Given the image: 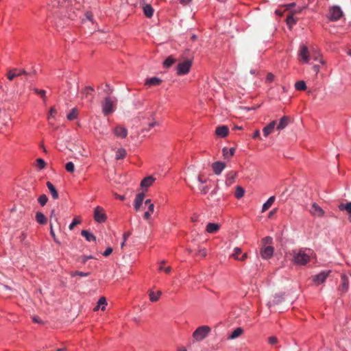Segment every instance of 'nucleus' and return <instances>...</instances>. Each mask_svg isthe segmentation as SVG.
Returning a JSON list of instances; mask_svg holds the SVG:
<instances>
[{
    "label": "nucleus",
    "mask_w": 351,
    "mask_h": 351,
    "mask_svg": "<svg viewBox=\"0 0 351 351\" xmlns=\"http://www.w3.org/2000/svg\"><path fill=\"white\" fill-rule=\"evenodd\" d=\"M84 0H63L61 3L58 0L51 1V7H58V15L68 18L72 21L82 18Z\"/></svg>",
    "instance_id": "1"
},
{
    "label": "nucleus",
    "mask_w": 351,
    "mask_h": 351,
    "mask_svg": "<svg viewBox=\"0 0 351 351\" xmlns=\"http://www.w3.org/2000/svg\"><path fill=\"white\" fill-rule=\"evenodd\" d=\"M313 251L310 248H301L293 251V262L297 265H305L311 260Z\"/></svg>",
    "instance_id": "2"
},
{
    "label": "nucleus",
    "mask_w": 351,
    "mask_h": 351,
    "mask_svg": "<svg viewBox=\"0 0 351 351\" xmlns=\"http://www.w3.org/2000/svg\"><path fill=\"white\" fill-rule=\"evenodd\" d=\"M211 328L206 325L199 326L193 333V338L196 341H201L208 337Z\"/></svg>",
    "instance_id": "3"
},
{
    "label": "nucleus",
    "mask_w": 351,
    "mask_h": 351,
    "mask_svg": "<svg viewBox=\"0 0 351 351\" xmlns=\"http://www.w3.org/2000/svg\"><path fill=\"white\" fill-rule=\"evenodd\" d=\"M192 66V60H186L180 63H179L177 66V74L178 75H183L187 74Z\"/></svg>",
    "instance_id": "4"
},
{
    "label": "nucleus",
    "mask_w": 351,
    "mask_h": 351,
    "mask_svg": "<svg viewBox=\"0 0 351 351\" xmlns=\"http://www.w3.org/2000/svg\"><path fill=\"white\" fill-rule=\"evenodd\" d=\"M114 111V105L110 97L105 98L102 104V112L104 115H108Z\"/></svg>",
    "instance_id": "5"
},
{
    "label": "nucleus",
    "mask_w": 351,
    "mask_h": 351,
    "mask_svg": "<svg viewBox=\"0 0 351 351\" xmlns=\"http://www.w3.org/2000/svg\"><path fill=\"white\" fill-rule=\"evenodd\" d=\"M330 273V270L322 271L313 277V282L317 285H321L326 281Z\"/></svg>",
    "instance_id": "6"
},
{
    "label": "nucleus",
    "mask_w": 351,
    "mask_h": 351,
    "mask_svg": "<svg viewBox=\"0 0 351 351\" xmlns=\"http://www.w3.org/2000/svg\"><path fill=\"white\" fill-rule=\"evenodd\" d=\"M342 15L343 12L339 6H332L329 10V19L331 21H337L342 16Z\"/></svg>",
    "instance_id": "7"
},
{
    "label": "nucleus",
    "mask_w": 351,
    "mask_h": 351,
    "mask_svg": "<svg viewBox=\"0 0 351 351\" xmlns=\"http://www.w3.org/2000/svg\"><path fill=\"white\" fill-rule=\"evenodd\" d=\"M139 5L142 8L144 14L147 18L152 17L154 10L152 5L147 3V0H139Z\"/></svg>",
    "instance_id": "8"
},
{
    "label": "nucleus",
    "mask_w": 351,
    "mask_h": 351,
    "mask_svg": "<svg viewBox=\"0 0 351 351\" xmlns=\"http://www.w3.org/2000/svg\"><path fill=\"white\" fill-rule=\"evenodd\" d=\"M308 210L310 213L315 217L319 218L324 217V210L316 203L312 204Z\"/></svg>",
    "instance_id": "9"
},
{
    "label": "nucleus",
    "mask_w": 351,
    "mask_h": 351,
    "mask_svg": "<svg viewBox=\"0 0 351 351\" xmlns=\"http://www.w3.org/2000/svg\"><path fill=\"white\" fill-rule=\"evenodd\" d=\"M144 197V193H140L136 195L134 204L136 211H141L145 207V202H143Z\"/></svg>",
    "instance_id": "10"
},
{
    "label": "nucleus",
    "mask_w": 351,
    "mask_h": 351,
    "mask_svg": "<svg viewBox=\"0 0 351 351\" xmlns=\"http://www.w3.org/2000/svg\"><path fill=\"white\" fill-rule=\"evenodd\" d=\"M145 207L143 209H145L147 208V210L143 213V217L145 219H148L151 217L152 214H153L154 210V205L151 203L150 199H147L145 201Z\"/></svg>",
    "instance_id": "11"
},
{
    "label": "nucleus",
    "mask_w": 351,
    "mask_h": 351,
    "mask_svg": "<svg viewBox=\"0 0 351 351\" xmlns=\"http://www.w3.org/2000/svg\"><path fill=\"white\" fill-rule=\"evenodd\" d=\"M226 164L221 161L215 162L212 164V169L216 175H219L225 169Z\"/></svg>",
    "instance_id": "12"
},
{
    "label": "nucleus",
    "mask_w": 351,
    "mask_h": 351,
    "mask_svg": "<svg viewBox=\"0 0 351 351\" xmlns=\"http://www.w3.org/2000/svg\"><path fill=\"white\" fill-rule=\"evenodd\" d=\"M274 254V247L271 246H266L261 249V255L264 259L270 258Z\"/></svg>",
    "instance_id": "13"
},
{
    "label": "nucleus",
    "mask_w": 351,
    "mask_h": 351,
    "mask_svg": "<svg viewBox=\"0 0 351 351\" xmlns=\"http://www.w3.org/2000/svg\"><path fill=\"white\" fill-rule=\"evenodd\" d=\"M113 132L115 134V136H117V137L122 138H125L128 135L127 129L124 127L119 126V125L114 128Z\"/></svg>",
    "instance_id": "14"
},
{
    "label": "nucleus",
    "mask_w": 351,
    "mask_h": 351,
    "mask_svg": "<svg viewBox=\"0 0 351 351\" xmlns=\"http://www.w3.org/2000/svg\"><path fill=\"white\" fill-rule=\"evenodd\" d=\"M228 132L229 128L226 125L217 127L215 130L216 135L222 138L226 137L228 134Z\"/></svg>",
    "instance_id": "15"
},
{
    "label": "nucleus",
    "mask_w": 351,
    "mask_h": 351,
    "mask_svg": "<svg viewBox=\"0 0 351 351\" xmlns=\"http://www.w3.org/2000/svg\"><path fill=\"white\" fill-rule=\"evenodd\" d=\"M289 123H290V117H287V116H284L280 119L279 123L278 124V125L276 127V129L278 130H283L288 125V124Z\"/></svg>",
    "instance_id": "16"
},
{
    "label": "nucleus",
    "mask_w": 351,
    "mask_h": 351,
    "mask_svg": "<svg viewBox=\"0 0 351 351\" xmlns=\"http://www.w3.org/2000/svg\"><path fill=\"white\" fill-rule=\"evenodd\" d=\"M94 217L95 219H105L107 218L104 209L99 206L95 208L94 211Z\"/></svg>",
    "instance_id": "17"
},
{
    "label": "nucleus",
    "mask_w": 351,
    "mask_h": 351,
    "mask_svg": "<svg viewBox=\"0 0 351 351\" xmlns=\"http://www.w3.org/2000/svg\"><path fill=\"white\" fill-rule=\"evenodd\" d=\"M94 92V89L91 86H86L82 90V94L84 97L88 99L90 101H93V93Z\"/></svg>",
    "instance_id": "18"
},
{
    "label": "nucleus",
    "mask_w": 351,
    "mask_h": 351,
    "mask_svg": "<svg viewBox=\"0 0 351 351\" xmlns=\"http://www.w3.org/2000/svg\"><path fill=\"white\" fill-rule=\"evenodd\" d=\"M299 56L304 62H308V50L305 45H303L300 47Z\"/></svg>",
    "instance_id": "19"
},
{
    "label": "nucleus",
    "mask_w": 351,
    "mask_h": 351,
    "mask_svg": "<svg viewBox=\"0 0 351 351\" xmlns=\"http://www.w3.org/2000/svg\"><path fill=\"white\" fill-rule=\"evenodd\" d=\"M237 172L231 171L226 174V184L229 186L234 182Z\"/></svg>",
    "instance_id": "20"
},
{
    "label": "nucleus",
    "mask_w": 351,
    "mask_h": 351,
    "mask_svg": "<svg viewBox=\"0 0 351 351\" xmlns=\"http://www.w3.org/2000/svg\"><path fill=\"white\" fill-rule=\"evenodd\" d=\"M155 180L156 179L152 176H147L141 181V186L143 188L149 187L154 183Z\"/></svg>",
    "instance_id": "21"
},
{
    "label": "nucleus",
    "mask_w": 351,
    "mask_h": 351,
    "mask_svg": "<svg viewBox=\"0 0 351 351\" xmlns=\"http://www.w3.org/2000/svg\"><path fill=\"white\" fill-rule=\"evenodd\" d=\"M220 226L215 223H208L206 226V230L208 233H215L219 230Z\"/></svg>",
    "instance_id": "22"
},
{
    "label": "nucleus",
    "mask_w": 351,
    "mask_h": 351,
    "mask_svg": "<svg viewBox=\"0 0 351 351\" xmlns=\"http://www.w3.org/2000/svg\"><path fill=\"white\" fill-rule=\"evenodd\" d=\"M47 186L48 189L49 190V192L51 194L52 197L54 199H57L59 197L58 193L57 190L56 189L55 186L53 185V184L51 182H47Z\"/></svg>",
    "instance_id": "23"
},
{
    "label": "nucleus",
    "mask_w": 351,
    "mask_h": 351,
    "mask_svg": "<svg viewBox=\"0 0 351 351\" xmlns=\"http://www.w3.org/2000/svg\"><path fill=\"white\" fill-rule=\"evenodd\" d=\"M234 152L235 148L234 147H232L229 149L227 147H223L222 149L223 156L225 159H229L231 158L234 154Z\"/></svg>",
    "instance_id": "24"
},
{
    "label": "nucleus",
    "mask_w": 351,
    "mask_h": 351,
    "mask_svg": "<svg viewBox=\"0 0 351 351\" xmlns=\"http://www.w3.org/2000/svg\"><path fill=\"white\" fill-rule=\"evenodd\" d=\"M81 234L83 237H85L86 240L88 242L95 241L96 240V238L94 236V234L86 230H83Z\"/></svg>",
    "instance_id": "25"
},
{
    "label": "nucleus",
    "mask_w": 351,
    "mask_h": 351,
    "mask_svg": "<svg viewBox=\"0 0 351 351\" xmlns=\"http://www.w3.org/2000/svg\"><path fill=\"white\" fill-rule=\"evenodd\" d=\"M161 294L162 292L160 291H158L157 292L150 291L149 293L150 301L152 302H157L159 300Z\"/></svg>",
    "instance_id": "26"
},
{
    "label": "nucleus",
    "mask_w": 351,
    "mask_h": 351,
    "mask_svg": "<svg viewBox=\"0 0 351 351\" xmlns=\"http://www.w3.org/2000/svg\"><path fill=\"white\" fill-rule=\"evenodd\" d=\"M275 199H276L275 196H271L267 200V202L263 205V207H262L263 213L267 210L272 206V204H274V202L275 201Z\"/></svg>",
    "instance_id": "27"
},
{
    "label": "nucleus",
    "mask_w": 351,
    "mask_h": 351,
    "mask_svg": "<svg viewBox=\"0 0 351 351\" xmlns=\"http://www.w3.org/2000/svg\"><path fill=\"white\" fill-rule=\"evenodd\" d=\"M339 209L341 211H346L348 214L351 215V202L346 203H341L339 205Z\"/></svg>",
    "instance_id": "28"
},
{
    "label": "nucleus",
    "mask_w": 351,
    "mask_h": 351,
    "mask_svg": "<svg viewBox=\"0 0 351 351\" xmlns=\"http://www.w3.org/2000/svg\"><path fill=\"white\" fill-rule=\"evenodd\" d=\"M162 80L156 77H151L146 80L145 84L149 86H158L160 84Z\"/></svg>",
    "instance_id": "29"
},
{
    "label": "nucleus",
    "mask_w": 351,
    "mask_h": 351,
    "mask_svg": "<svg viewBox=\"0 0 351 351\" xmlns=\"http://www.w3.org/2000/svg\"><path fill=\"white\" fill-rule=\"evenodd\" d=\"M341 289L343 291H347L348 289V287H349V280H348V278L343 275L341 276Z\"/></svg>",
    "instance_id": "30"
},
{
    "label": "nucleus",
    "mask_w": 351,
    "mask_h": 351,
    "mask_svg": "<svg viewBox=\"0 0 351 351\" xmlns=\"http://www.w3.org/2000/svg\"><path fill=\"white\" fill-rule=\"evenodd\" d=\"M127 152L126 150L123 148H119L116 152L115 158L116 160L123 159L126 156Z\"/></svg>",
    "instance_id": "31"
},
{
    "label": "nucleus",
    "mask_w": 351,
    "mask_h": 351,
    "mask_svg": "<svg viewBox=\"0 0 351 351\" xmlns=\"http://www.w3.org/2000/svg\"><path fill=\"white\" fill-rule=\"evenodd\" d=\"M243 332V330L241 328H237L234 329L230 335L229 336V339H234L239 337Z\"/></svg>",
    "instance_id": "32"
},
{
    "label": "nucleus",
    "mask_w": 351,
    "mask_h": 351,
    "mask_svg": "<svg viewBox=\"0 0 351 351\" xmlns=\"http://www.w3.org/2000/svg\"><path fill=\"white\" fill-rule=\"evenodd\" d=\"M56 113L57 110H56V108L54 107H51L50 108L49 113L47 117L49 125H53V123L51 121V120L55 118V115L56 114Z\"/></svg>",
    "instance_id": "33"
},
{
    "label": "nucleus",
    "mask_w": 351,
    "mask_h": 351,
    "mask_svg": "<svg viewBox=\"0 0 351 351\" xmlns=\"http://www.w3.org/2000/svg\"><path fill=\"white\" fill-rule=\"evenodd\" d=\"M244 193H245L244 189L241 186H237L236 188L235 193H234V196L237 199H240L243 196Z\"/></svg>",
    "instance_id": "34"
},
{
    "label": "nucleus",
    "mask_w": 351,
    "mask_h": 351,
    "mask_svg": "<svg viewBox=\"0 0 351 351\" xmlns=\"http://www.w3.org/2000/svg\"><path fill=\"white\" fill-rule=\"evenodd\" d=\"M295 87L298 90H305L306 89V83L302 80L297 82Z\"/></svg>",
    "instance_id": "35"
},
{
    "label": "nucleus",
    "mask_w": 351,
    "mask_h": 351,
    "mask_svg": "<svg viewBox=\"0 0 351 351\" xmlns=\"http://www.w3.org/2000/svg\"><path fill=\"white\" fill-rule=\"evenodd\" d=\"M77 117V110L73 108L71 111L67 114V119L70 121L75 119Z\"/></svg>",
    "instance_id": "36"
},
{
    "label": "nucleus",
    "mask_w": 351,
    "mask_h": 351,
    "mask_svg": "<svg viewBox=\"0 0 351 351\" xmlns=\"http://www.w3.org/2000/svg\"><path fill=\"white\" fill-rule=\"evenodd\" d=\"M16 69L10 70L7 73V77L10 81H12L15 77L19 76L20 73H16Z\"/></svg>",
    "instance_id": "37"
},
{
    "label": "nucleus",
    "mask_w": 351,
    "mask_h": 351,
    "mask_svg": "<svg viewBox=\"0 0 351 351\" xmlns=\"http://www.w3.org/2000/svg\"><path fill=\"white\" fill-rule=\"evenodd\" d=\"M176 62V60L171 56H169L164 62V66L167 68L170 67Z\"/></svg>",
    "instance_id": "38"
},
{
    "label": "nucleus",
    "mask_w": 351,
    "mask_h": 351,
    "mask_svg": "<svg viewBox=\"0 0 351 351\" xmlns=\"http://www.w3.org/2000/svg\"><path fill=\"white\" fill-rule=\"evenodd\" d=\"M296 21L297 20L293 17V14L289 15L287 17V23L289 27H291L292 25H295Z\"/></svg>",
    "instance_id": "39"
},
{
    "label": "nucleus",
    "mask_w": 351,
    "mask_h": 351,
    "mask_svg": "<svg viewBox=\"0 0 351 351\" xmlns=\"http://www.w3.org/2000/svg\"><path fill=\"white\" fill-rule=\"evenodd\" d=\"M97 304H99V306H100L101 309L102 311H104L106 309V306L107 305V302L104 297L100 298L97 302Z\"/></svg>",
    "instance_id": "40"
},
{
    "label": "nucleus",
    "mask_w": 351,
    "mask_h": 351,
    "mask_svg": "<svg viewBox=\"0 0 351 351\" xmlns=\"http://www.w3.org/2000/svg\"><path fill=\"white\" fill-rule=\"evenodd\" d=\"M56 225H58V221H54L53 223H50V232H51V236L53 237L54 241L56 242V243H58L59 242L56 239V237H55V234H54V227Z\"/></svg>",
    "instance_id": "41"
},
{
    "label": "nucleus",
    "mask_w": 351,
    "mask_h": 351,
    "mask_svg": "<svg viewBox=\"0 0 351 351\" xmlns=\"http://www.w3.org/2000/svg\"><path fill=\"white\" fill-rule=\"evenodd\" d=\"M34 91L38 94L44 101L46 100L47 97H46V95H45V90H40V89H38L36 88H34Z\"/></svg>",
    "instance_id": "42"
},
{
    "label": "nucleus",
    "mask_w": 351,
    "mask_h": 351,
    "mask_svg": "<svg viewBox=\"0 0 351 351\" xmlns=\"http://www.w3.org/2000/svg\"><path fill=\"white\" fill-rule=\"evenodd\" d=\"M38 201L39 204L43 206L47 204L48 201V197H47L46 195L43 194L38 197Z\"/></svg>",
    "instance_id": "43"
},
{
    "label": "nucleus",
    "mask_w": 351,
    "mask_h": 351,
    "mask_svg": "<svg viewBox=\"0 0 351 351\" xmlns=\"http://www.w3.org/2000/svg\"><path fill=\"white\" fill-rule=\"evenodd\" d=\"M66 170L69 173H73L75 171V165L72 162H69L65 165Z\"/></svg>",
    "instance_id": "44"
},
{
    "label": "nucleus",
    "mask_w": 351,
    "mask_h": 351,
    "mask_svg": "<svg viewBox=\"0 0 351 351\" xmlns=\"http://www.w3.org/2000/svg\"><path fill=\"white\" fill-rule=\"evenodd\" d=\"M84 16H85V18H82V21H84L85 19H86L89 21H91V22L93 21V14L91 12H90V11L86 12L85 14H84Z\"/></svg>",
    "instance_id": "45"
},
{
    "label": "nucleus",
    "mask_w": 351,
    "mask_h": 351,
    "mask_svg": "<svg viewBox=\"0 0 351 351\" xmlns=\"http://www.w3.org/2000/svg\"><path fill=\"white\" fill-rule=\"evenodd\" d=\"M36 162L39 169H43L45 167L46 163L43 159L38 158L36 159Z\"/></svg>",
    "instance_id": "46"
},
{
    "label": "nucleus",
    "mask_w": 351,
    "mask_h": 351,
    "mask_svg": "<svg viewBox=\"0 0 351 351\" xmlns=\"http://www.w3.org/2000/svg\"><path fill=\"white\" fill-rule=\"evenodd\" d=\"M241 252H242V250H241V249L240 247H234V253L232 254V256L234 259L237 260V259H239V255L240 254H241Z\"/></svg>",
    "instance_id": "47"
},
{
    "label": "nucleus",
    "mask_w": 351,
    "mask_h": 351,
    "mask_svg": "<svg viewBox=\"0 0 351 351\" xmlns=\"http://www.w3.org/2000/svg\"><path fill=\"white\" fill-rule=\"evenodd\" d=\"M50 217H51V219L54 218V219H57L58 218H62V217H65L63 215H61L60 213V211H58L56 213L55 210H52Z\"/></svg>",
    "instance_id": "48"
},
{
    "label": "nucleus",
    "mask_w": 351,
    "mask_h": 351,
    "mask_svg": "<svg viewBox=\"0 0 351 351\" xmlns=\"http://www.w3.org/2000/svg\"><path fill=\"white\" fill-rule=\"evenodd\" d=\"M71 276H82V277H86V276H88L89 275V273H84V272H82V271H74V272H71Z\"/></svg>",
    "instance_id": "49"
},
{
    "label": "nucleus",
    "mask_w": 351,
    "mask_h": 351,
    "mask_svg": "<svg viewBox=\"0 0 351 351\" xmlns=\"http://www.w3.org/2000/svg\"><path fill=\"white\" fill-rule=\"evenodd\" d=\"M273 131L274 130H272L271 128H269L268 125L263 129V134L265 136H267L271 134Z\"/></svg>",
    "instance_id": "50"
},
{
    "label": "nucleus",
    "mask_w": 351,
    "mask_h": 351,
    "mask_svg": "<svg viewBox=\"0 0 351 351\" xmlns=\"http://www.w3.org/2000/svg\"><path fill=\"white\" fill-rule=\"evenodd\" d=\"M274 77H275L272 73H269L266 76L265 82L267 83H271L274 80Z\"/></svg>",
    "instance_id": "51"
},
{
    "label": "nucleus",
    "mask_w": 351,
    "mask_h": 351,
    "mask_svg": "<svg viewBox=\"0 0 351 351\" xmlns=\"http://www.w3.org/2000/svg\"><path fill=\"white\" fill-rule=\"evenodd\" d=\"M158 270L159 271H165L167 274H169L171 272V267H164L162 265H160L158 267Z\"/></svg>",
    "instance_id": "52"
},
{
    "label": "nucleus",
    "mask_w": 351,
    "mask_h": 351,
    "mask_svg": "<svg viewBox=\"0 0 351 351\" xmlns=\"http://www.w3.org/2000/svg\"><path fill=\"white\" fill-rule=\"evenodd\" d=\"M262 242L264 245L271 244L272 243V238L266 237L263 239Z\"/></svg>",
    "instance_id": "53"
},
{
    "label": "nucleus",
    "mask_w": 351,
    "mask_h": 351,
    "mask_svg": "<svg viewBox=\"0 0 351 351\" xmlns=\"http://www.w3.org/2000/svg\"><path fill=\"white\" fill-rule=\"evenodd\" d=\"M197 255L201 256L202 257H205L207 255L206 250L204 248L199 249L197 253Z\"/></svg>",
    "instance_id": "54"
},
{
    "label": "nucleus",
    "mask_w": 351,
    "mask_h": 351,
    "mask_svg": "<svg viewBox=\"0 0 351 351\" xmlns=\"http://www.w3.org/2000/svg\"><path fill=\"white\" fill-rule=\"evenodd\" d=\"M268 341L270 344L274 345L277 343L278 339L276 337H270Z\"/></svg>",
    "instance_id": "55"
},
{
    "label": "nucleus",
    "mask_w": 351,
    "mask_h": 351,
    "mask_svg": "<svg viewBox=\"0 0 351 351\" xmlns=\"http://www.w3.org/2000/svg\"><path fill=\"white\" fill-rule=\"evenodd\" d=\"M112 252V249L111 247H108L106 249V250L104 252L103 255L104 256H109Z\"/></svg>",
    "instance_id": "56"
},
{
    "label": "nucleus",
    "mask_w": 351,
    "mask_h": 351,
    "mask_svg": "<svg viewBox=\"0 0 351 351\" xmlns=\"http://www.w3.org/2000/svg\"><path fill=\"white\" fill-rule=\"evenodd\" d=\"M130 232H125L123 234V241L121 243V247H123L124 244H125V241L127 240V239L130 237Z\"/></svg>",
    "instance_id": "57"
},
{
    "label": "nucleus",
    "mask_w": 351,
    "mask_h": 351,
    "mask_svg": "<svg viewBox=\"0 0 351 351\" xmlns=\"http://www.w3.org/2000/svg\"><path fill=\"white\" fill-rule=\"evenodd\" d=\"M36 219H45V215L40 212H38L36 215Z\"/></svg>",
    "instance_id": "58"
},
{
    "label": "nucleus",
    "mask_w": 351,
    "mask_h": 351,
    "mask_svg": "<svg viewBox=\"0 0 351 351\" xmlns=\"http://www.w3.org/2000/svg\"><path fill=\"white\" fill-rule=\"evenodd\" d=\"M81 221H73L72 223L69 225V228L72 230L74 226H75L77 224H80Z\"/></svg>",
    "instance_id": "59"
},
{
    "label": "nucleus",
    "mask_w": 351,
    "mask_h": 351,
    "mask_svg": "<svg viewBox=\"0 0 351 351\" xmlns=\"http://www.w3.org/2000/svg\"><path fill=\"white\" fill-rule=\"evenodd\" d=\"M199 190L201 191V192L202 193L206 194L208 191L209 189L207 186H203L199 187Z\"/></svg>",
    "instance_id": "60"
},
{
    "label": "nucleus",
    "mask_w": 351,
    "mask_h": 351,
    "mask_svg": "<svg viewBox=\"0 0 351 351\" xmlns=\"http://www.w3.org/2000/svg\"><path fill=\"white\" fill-rule=\"evenodd\" d=\"M276 124V121H272L271 122H270L268 125H269V128H271L272 130H274V128H275V125Z\"/></svg>",
    "instance_id": "61"
},
{
    "label": "nucleus",
    "mask_w": 351,
    "mask_h": 351,
    "mask_svg": "<svg viewBox=\"0 0 351 351\" xmlns=\"http://www.w3.org/2000/svg\"><path fill=\"white\" fill-rule=\"evenodd\" d=\"M260 136V132L259 130H256L252 136L253 138H257Z\"/></svg>",
    "instance_id": "62"
},
{
    "label": "nucleus",
    "mask_w": 351,
    "mask_h": 351,
    "mask_svg": "<svg viewBox=\"0 0 351 351\" xmlns=\"http://www.w3.org/2000/svg\"><path fill=\"white\" fill-rule=\"evenodd\" d=\"M197 180H198V182H199L200 184L205 183V182H206V181L205 179H204V180L203 179V178H202V176H199L197 177Z\"/></svg>",
    "instance_id": "63"
},
{
    "label": "nucleus",
    "mask_w": 351,
    "mask_h": 351,
    "mask_svg": "<svg viewBox=\"0 0 351 351\" xmlns=\"http://www.w3.org/2000/svg\"><path fill=\"white\" fill-rule=\"evenodd\" d=\"M247 257V255L246 253H244L242 254L241 257H239V259H237L238 261H243L244 260H245Z\"/></svg>",
    "instance_id": "64"
}]
</instances>
